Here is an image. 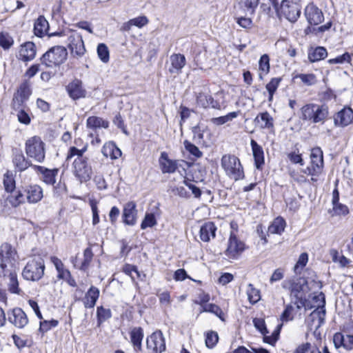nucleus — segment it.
Here are the masks:
<instances>
[{"label":"nucleus","mask_w":353,"mask_h":353,"mask_svg":"<svg viewBox=\"0 0 353 353\" xmlns=\"http://www.w3.org/2000/svg\"><path fill=\"white\" fill-rule=\"evenodd\" d=\"M58 321L52 319L50 321H43L40 322L39 330L42 332H46L52 327L58 325Z\"/></svg>","instance_id":"obj_55"},{"label":"nucleus","mask_w":353,"mask_h":353,"mask_svg":"<svg viewBox=\"0 0 353 353\" xmlns=\"http://www.w3.org/2000/svg\"><path fill=\"white\" fill-rule=\"evenodd\" d=\"M332 203L333 210L336 214L345 215L348 214L349 210L347 207L345 205L339 203L338 196L336 197L334 196V199H332Z\"/></svg>","instance_id":"obj_42"},{"label":"nucleus","mask_w":353,"mask_h":353,"mask_svg":"<svg viewBox=\"0 0 353 353\" xmlns=\"http://www.w3.org/2000/svg\"><path fill=\"white\" fill-rule=\"evenodd\" d=\"M328 115V108L325 105L310 103L301 108V119L312 123L323 124Z\"/></svg>","instance_id":"obj_3"},{"label":"nucleus","mask_w":353,"mask_h":353,"mask_svg":"<svg viewBox=\"0 0 353 353\" xmlns=\"http://www.w3.org/2000/svg\"><path fill=\"white\" fill-rule=\"evenodd\" d=\"M143 337V330L141 327H135L130 332L131 342L137 352L141 350Z\"/></svg>","instance_id":"obj_33"},{"label":"nucleus","mask_w":353,"mask_h":353,"mask_svg":"<svg viewBox=\"0 0 353 353\" xmlns=\"http://www.w3.org/2000/svg\"><path fill=\"white\" fill-rule=\"evenodd\" d=\"M133 26H137L139 28L145 26L148 23V19L145 16L138 17L131 19Z\"/></svg>","instance_id":"obj_63"},{"label":"nucleus","mask_w":353,"mask_h":353,"mask_svg":"<svg viewBox=\"0 0 353 353\" xmlns=\"http://www.w3.org/2000/svg\"><path fill=\"white\" fill-rule=\"evenodd\" d=\"M99 296V290L94 287L91 286L86 292L83 298V304L86 308H92L94 307L97 301Z\"/></svg>","instance_id":"obj_28"},{"label":"nucleus","mask_w":353,"mask_h":353,"mask_svg":"<svg viewBox=\"0 0 353 353\" xmlns=\"http://www.w3.org/2000/svg\"><path fill=\"white\" fill-rule=\"evenodd\" d=\"M254 327L263 334H267L268 331L266 328L265 321L262 319L255 318L253 319Z\"/></svg>","instance_id":"obj_61"},{"label":"nucleus","mask_w":353,"mask_h":353,"mask_svg":"<svg viewBox=\"0 0 353 353\" xmlns=\"http://www.w3.org/2000/svg\"><path fill=\"white\" fill-rule=\"evenodd\" d=\"M336 126L345 127L353 122V110L350 107H344L334 117Z\"/></svg>","instance_id":"obj_18"},{"label":"nucleus","mask_w":353,"mask_h":353,"mask_svg":"<svg viewBox=\"0 0 353 353\" xmlns=\"http://www.w3.org/2000/svg\"><path fill=\"white\" fill-rule=\"evenodd\" d=\"M221 165L230 179L238 181L243 179V168L237 157L229 154H224L221 158Z\"/></svg>","instance_id":"obj_4"},{"label":"nucleus","mask_w":353,"mask_h":353,"mask_svg":"<svg viewBox=\"0 0 353 353\" xmlns=\"http://www.w3.org/2000/svg\"><path fill=\"white\" fill-rule=\"evenodd\" d=\"M44 270L43 260L40 257H36L28 261L23 270L22 276L26 280L37 281L43 276Z\"/></svg>","instance_id":"obj_5"},{"label":"nucleus","mask_w":353,"mask_h":353,"mask_svg":"<svg viewBox=\"0 0 353 353\" xmlns=\"http://www.w3.org/2000/svg\"><path fill=\"white\" fill-rule=\"evenodd\" d=\"M12 162H13L15 168L19 172L24 171L28 167L31 166L33 168V166H34L31 163L30 161H29L28 159H26V157L21 152H17V153L14 154V155L13 157Z\"/></svg>","instance_id":"obj_31"},{"label":"nucleus","mask_w":353,"mask_h":353,"mask_svg":"<svg viewBox=\"0 0 353 353\" xmlns=\"http://www.w3.org/2000/svg\"><path fill=\"white\" fill-rule=\"evenodd\" d=\"M240 3L246 8L250 15H253L259 3V0H241Z\"/></svg>","instance_id":"obj_46"},{"label":"nucleus","mask_w":353,"mask_h":353,"mask_svg":"<svg viewBox=\"0 0 353 353\" xmlns=\"http://www.w3.org/2000/svg\"><path fill=\"white\" fill-rule=\"evenodd\" d=\"M237 117V113L236 112H232L228 114L227 115L212 118V122L215 125H222L230 121H232L233 119Z\"/></svg>","instance_id":"obj_45"},{"label":"nucleus","mask_w":353,"mask_h":353,"mask_svg":"<svg viewBox=\"0 0 353 353\" xmlns=\"http://www.w3.org/2000/svg\"><path fill=\"white\" fill-rule=\"evenodd\" d=\"M86 126L90 129L97 131L100 128H108L109 126V122L101 117L92 116L88 118L86 121Z\"/></svg>","instance_id":"obj_30"},{"label":"nucleus","mask_w":353,"mask_h":353,"mask_svg":"<svg viewBox=\"0 0 353 353\" xmlns=\"http://www.w3.org/2000/svg\"><path fill=\"white\" fill-rule=\"evenodd\" d=\"M350 59H351L350 54L347 52H345L343 54L336 57L335 59H330L329 63H343L344 62L350 63Z\"/></svg>","instance_id":"obj_62"},{"label":"nucleus","mask_w":353,"mask_h":353,"mask_svg":"<svg viewBox=\"0 0 353 353\" xmlns=\"http://www.w3.org/2000/svg\"><path fill=\"white\" fill-rule=\"evenodd\" d=\"M308 261V255L306 252L302 253L294 267V271L296 274L300 273L303 267H305Z\"/></svg>","instance_id":"obj_48"},{"label":"nucleus","mask_w":353,"mask_h":353,"mask_svg":"<svg viewBox=\"0 0 353 353\" xmlns=\"http://www.w3.org/2000/svg\"><path fill=\"white\" fill-rule=\"evenodd\" d=\"M97 54L101 61L108 63L110 59V52L108 46L104 43H99L97 46Z\"/></svg>","instance_id":"obj_39"},{"label":"nucleus","mask_w":353,"mask_h":353,"mask_svg":"<svg viewBox=\"0 0 353 353\" xmlns=\"http://www.w3.org/2000/svg\"><path fill=\"white\" fill-rule=\"evenodd\" d=\"M213 101V99L211 96L204 93H199L196 97V103L198 105L206 108L209 107Z\"/></svg>","instance_id":"obj_41"},{"label":"nucleus","mask_w":353,"mask_h":353,"mask_svg":"<svg viewBox=\"0 0 353 353\" xmlns=\"http://www.w3.org/2000/svg\"><path fill=\"white\" fill-rule=\"evenodd\" d=\"M26 193V199L30 203H36L43 198V190L37 185L28 187Z\"/></svg>","instance_id":"obj_26"},{"label":"nucleus","mask_w":353,"mask_h":353,"mask_svg":"<svg viewBox=\"0 0 353 353\" xmlns=\"http://www.w3.org/2000/svg\"><path fill=\"white\" fill-rule=\"evenodd\" d=\"M270 59L269 57L267 54H263L259 60V70L267 74L270 70Z\"/></svg>","instance_id":"obj_59"},{"label":"nucleus","mask_w":353,"mask_h":353,"mask_svg":"<svg viewBox=\"0 0 353 353\" xmlns=\"http://www.w3.org/2000/svg\"><path fill=\"white\" fill-rule=\"evenodd\" d=\"M201 312H207L214 314L222 319L223 312L221 309L216 305L212 303H208L202 305Z\"/></svg>","instance_id":"obj_43"},{"label":"nucleus","mask_w":353,"mask_h":353,"mask_svg":"<svg viewBox=\"0 0 353 353\" xmlns=\"http://www.w3.org/2000/svg\"><path fill=\"white\" fill-rule=\"evenodd\" d=\"M88 147V143L84 144L80 149L72 146L69 148L66 157V159L69 161L77 157L73 162L74 173L81 182L89 181L92 174V167L88 163V158L83 156Z\"/></svg>","instance_id":"obj_2"},{"label":"nucleus","mask_w":353,"mask_h":353,"mask_svg":"<svg viewBox=\"0 0 353 353\" xmlns=\"http://www.w3.org/2000/svg\"><path fill=\"white\" fill-rule=\"evenodd\" d=\"M305 15L310 25H318L324 19L323 14L321 9L313 3L309 4L305 9Z\"/></svg>","instance_id":"obj_16"},{"label":"nucleus","mask_w":353,"mask_h":353,"mask_svg":"<svg viewBox=\"0 0 353 353\" xmlns=\"http://www.w3.org/2000/svg\"><path fill=\"white\" fill-rule=\"evenodd\" d=\"M236 23L245 29L250 28L252 25V21L250 18L243 17L236 18Z\"/></svg>","instance_id":"obj_64"},{"label":"nucleus","mask_w":353,"mask_h":353,"mask_svg":"<svg viewBox=\"0 0 353 353\" xmlns=\"http://www.w3.org/2000/svg\"><path fill=\"white\" fill-rule=\"evenodd\" d=\"M159 165L163 173H174L178 168L177 161L169 159L168 154L163 152L159 158Z\"/></svg>","instance_id":"obj_23"},{"label":"nucleus","mask_w":353,"mask_h":353,"mask_svg":"<svg viewBox=\"0 0 353 353\" xmlns=\"http://www.w3.org/2000/svg\"><path fill=\"white\" fill-rule=\"evenodd\" d=\"M26 153L37 163H42L45 160V143L38 136L28 139L26 142Z\"/></svg>","instance_id":"obj_6"},{"label":"nucleus","mask_w":353,"mask_h":353,"mask_svg":"<svg viewBox=\"0 0 353 353\" xmlns=\"http://www.w3.org/2000/svg\"><path fill=\"white\" fill-rule=\"evenodd\" d=\"M250 145L252 150L256 168L260 170L261 169V166L264 164V154L263 148L253 139L251 140Z\"/></svg>","instance_id":"obj_27"},{"label":"nucleus","mask_w":353,"mask_h":353,"mask_svg":"<svg viewBox=\"0 0 353 353\" xmlns=\"http://www.w3.org/2000/svg\"><path fill=\"white\" fill-rule=\"evenodd\" d=\"M37 53L36 46L33 42L27 41L20 46L18 59L24 61H30L34 59Z\"/></svg>","instance_id":"obj_20"},{"label":"nucleus","mask_w":353,"mask_h":353,"mask_svg":"<svg viewBox=\"0 0 353 353\" xmlns=\"http://www.w3.org/2000/svg\"><path fill=\"white\" fill-rule=\"evenodd\" d=\"M8 321L17 328H23L28 323V318L20 307H14L7 311Z\"/></svg>","instance_id":"obj_12"},{"label":"nucleus","mask_w":353,"mask_h":353,"mask_svg":"<svg viewBox=\"0 0 353 353\" xmlns=\"http://www.w3.org/2000/svg\"><path fill=\"white\" fill-rule=\"evenodd\" d=\"M218 334L215 332H210L207 334L205 344L208 347H213L218 342Z\"/></svg>","instance_id":"obj_60"},{"label":"nucleus","mask_w":353,"mask_h":353,"mask_svg":"<svg viewBox=\"0 0 353 353\" xmlns=\"http://www.w3.org/2000/svg\"><path fill=\"white\" fill-rule=\"evenodd\" d=\"M216 227L212 222L205 223L200 228V238L204 242H209L216 236Z\"/></svg>","instance_id":"obj_25"},{"label":"nucleus","mask_w":353,"mask_h":353,"mask_svg":"<svg viewBox=\"0 0 353 353\" xmlns=\"http://www.w3.org/2000/svg\"><path fill=\"white\" fill-rule=\"evenodd\" d=\"M311 164L313 170L319 175L321 174L323 168V152L320 148H314L310 154Z\"/></svg>","instance_id":"obj_21"},{"label":"nucleus","mask_w":353,"mask_h":353,"mask_svg":"<svg viewBox=\"0 0 353 353\" xmlns=\"http://www.w3.org/2000/svg\"><path fill=\"white\" fill-rule=\"evenodd\" d=\"M327 55V50L323 47H316L308 54V59L311 62H316L325 59Z\"/></svg>","instance_id":"obj_35"},{"label":"nucleus","mask_w":353,"mask_h":353,"mask_svg":"<svg viewBox=\"0 0 353 353\" xmlns=\"http://www.w3.org/2000/svg\"><path fill=\"white\" fill-rule=\"evenodd\" d=\"M295 77L300 79L303 84L308 86L312 85L316 82V76L313 74H299Z\"/></svg>","instance_id":"obj_49"},{"label":"nucleus","mask_w":353,"mask_h":353,"mask_svg":"<svg viewBox=\"0 0 353 353\" xmlns=\"http://www.w3.org/2000/svg\"><path fill=\"white\" fill-rule=\"evenodd\" d=\"M67 46L71 56L76 59L82 57L86 52L82 35L75 30L68 32Z\"/></svg>","instance_id":"obj_9"},{"label":"nucleus","mask_w":353,"mask_h":353,"mask_svg":"<svg viewBox=\"0 0 353 353\" xmlns=\"http://www.w3.org/2000/svg\"><path fill=\"white\" fill-rule=\"evenodd\" d=\"M3 183L6 191L8 192H11L14 190L15 181L12 173L8 171L4 174Z\"/></svg>","instance_id":"obj_38"},{"label":"nucleus","mask_w":353,"mask_h":353,"mask_svg":"<svg viewBox=\"0 0 353 353\" xmlns=\"http://www.w3.org/2000/svg\"><path fill=\"white\" fill-rule=\"evenodd\" d=\"M16 254L15 249L8 243L0 246V276L8 278V290L11 293L19 294L21 290L17 274L13 270Z\"/></svg>","instance_id":"obj_1"},{"label":"nucleus","mask_w":353,"mask_h":353,"mask_svg":"<svg viewBox=\"0 0 353 353\" xmlns=\"http://www.w3.org/2000/svg\"><path fill=\"white\" fill-rule=\"evenodd\" d=\"M285 220L279 216L274 219L271 225L268 227V233L270 234H281L285 229Z\"/></svg>","instance_id":"obj_34"},{"label":"nucleus","mask_w":353,"mask_h":353,"mask_svg":"<svg viewBox=\"0 0 353 353\" xmlns=\"http://www.w3.org/2000/svg\"><path fill=\"white\" fill-rule=\"evenodd\" d=\"M170 61L171 67L169 68V72L171 74L181 73L182 68L186 63L185 56L180 53L172 54L170 57Z\"/></svg>","instance_id":"obj_24"},{"label":"nucleus","mask_w":353,"mask_h":353,"mask_svg":"<svg viewBox=\"0 0 353 353\" xmlns=\"http://www.w3.org/2000/svg\"><path fill=\"white\" fill-rule=\"evenodd\" d=\"M184 147L187 151H188L192 155L196 158H199L202 156V152L199 150V148L185 140L183 142Z\"/></svg>","instance_id":"obj_51"},{"label":"nucleus","mask_w":353,"mask_h":353,"mask_svg":"<svg viewBox=\"0 0 353 353\" xmlns=\"http://www.w3.org/2000/svg\"><path fill=\"white\" fill-rule=\"evenodd\" d=\"M93 253L90 248H87L83 252V261L81 263L80 269L81 270H86L92 259Z\"/></svg>","instance_id":"obj_47"},{"label":"nucleus","mask_w":353,"mask_h":353,"mask_svg":"<svg viewBox=\"0 0 353 353\" xmlns=\"http://www.w3.org/2000/svg\"><path fill=\"white\" fill-rule=\"evenodd\" d=\"M137 210L136 204L133 201L128 202L125 204L123 210L122 219L123 222L128 225L133 226L137 223Z\"/></svg>","instance_id":"obj_17"},{"label":"nucleus","mask_w":353,"mask_h":353,"mask_svg":"<svg viewBox=\"0 0 353 353\" xmlns=\"http://www.w3.org/2000/svg\"><path fill=\"white\" fill-rule=\"evenodd\" d=\"M69 96L74 100L85 97L86 91L82 86V82L79 79H74L67 86Z\"/></svg>","instance_id":"obj_22"},{"label":"nucleus","mask_w":353,"mask_h":353,"mask_svg":"<svg viewBox=\"0 0 353 353\" xmlns=\"http://www.w3.org/2000/svg\"><path fill=\"white\" fill-rule=\"evenodd\" d=\"M49 28V23L43 16H39L35 21L34 24V33L37 37H42L48 34L50 37L54 36H63L65 35L63 32H55L52 33H48Z\"/></svg>","instance_id":"obj_14"},{"label":"nucleus","mask_w":353,"mask_h":353,"mask_svg":"<svg viewBox=\"0 0 353 353\" xmlns=\"http://www.w3.org/2000/svg\"><path fill=\"white\" fill-rule=\"evenodd\" d=\"M282 325H279L277 329L275 330L270 336L263 335V341L266 343L274 345L279 339V332Z\"/></svg>","instance_id":"obj_52"},{"label":"nucleus","mask_w":353,"mask_h":353,"mask_svg":"<svg viewBox=\"0 0 353 353\" xmlns=\"http://www.w3.org/2000/svg\"><path fill=\"white\" fill-rule=\"evenodd\" d=\"M314 299L321 300V303L317 305V309L314 310L310 314V317L312 318V321H316V328L317 329L324 323L325 316V310L324 308L325 301L323 293L314 296Z\"/></svg>","instance_id":"obj_15"},{"label":"nucleus","mask_w":353,"mask_h":353,"mask_svg":"<svg viewBox=\"0 0 353 353\" xmlns=\"http://www.w3.org/2000/svg\"><path fill=\"white\" fill-rule=\"evenodd\" d=\"M50 261L54 264L57 271L58 272V278L60 279H68L70 277V272L64 268V265L61 260L57 256H51Z\"/></svg>","instance_id":"obj_32"},{"label":"nucleus","mask_w":353,"mask_h":353,"mask_svg":"<svg viewBox=\"0 0 353 353\" xmlns=\"http://www.w3.org/2000/svg\"><path fill=\"white\" fill-rule=\"evenodd\" d=\"M33 169L41 174V179L47 185H54L56 183V177L58 175L59 169H48L43 166L34 165Z\"/></svg>","instance_id":"obj_19"},{"label":"nucleus","mask_w":353,"mask_h":353,"mask_svg":"<svg viewBox=\"0 0 353 353\" xmlns=\"http://www.w3.org/2000/svg\"><path fill=\"white\" fill-rule=\"evenodd\" d=\"M245 249V244L240 241L235 232H231L228 239V248L225 251V256L229 259H236Z\"/></svg>","instance_id":"obj_11"},{"label":"nucleus","mask_w":353,"mask_h":353,"mask_svg":"<svg viewBox=\"0 0 353 353\" xmlns=\"http://www.w3.org/2000/svg\"><path fill=\"white\" fill-rule=\"evenodd\" d=\"M17 94L23 98L25 100H27L30 95V88L28 83L24 82L19 86L17 90Z\"/></svg>","instance_id":"obj_56"},{"label":"nucleus","mask_w":353,"mask_h":353,"mask_svg":"<svg viewBox=\"0 0 353 353\" xmlns=\"http://www.w3.org/2000/svg\"><path fill=\"white\" fill-rule=\"evenodd\" d=\"M146 344L153 353H161L165 350V339L161 331L154 332L148 337Z\"/></svg>","instance_id":"obj_13"},{"label":"nucleus","mask_w":353,"mask_h":353,"mask_svg":"<svg viewBox=\"0 0 353 353\" xmlns=\"http://www.w3.org/2000/svg\"><path fill=\"white\" fill-rule=\"evenodd\" d=\"M294 307L292 305L286 306L285 310L282 313L281 319L283 321H292L294 319Z\"/></svg>","instance_id":"obj_57"},{"label":"nucleus","mask_w":353,"mask_h":353,"mask_svg":"<svg viewBox=\"0 0 353 353\" xmlns=\"http://www.w3.org/2000/svg\"><path fill=\"white\" fill-rule=\"evenodd\" d=\"M277 17L285 18L292 23L296 22L301 15V6L292 0H283L276 10Z\"/></svg>","instance_id":"obj_8"},{"label":"nucleus","mask_w":353,"mask_h":353,"mask_svg":"<svg viewBox=\"0 0 353 353\" xmlns=\"http://www.w3.org/2000/svg\"><path fill=\"white\" fill-rule=\"evenodd\" d=\"M193 134V140L197 143H201L203 139L204 129L202 128L199 125L194 126L192 128Z\"/></svg>","instance_id":"obj_54"},{"label":"nucleus","mask_w":353,"mask_h":353,"mask_svg":"<svg viewBox=\"0 0 353 353\" xmlns=\"http://www.w3.org/2000/svg\"><path fill=\"white\" fill-rule=\"evenodd\" d=\"M255 121L260 125L262 128H270L273 125L272 123V118L270 115V114L267 112L261 113L259 114L256 119Z\"/></svg>","instance_id":"obj_36"},{"label":"nucleus","mask_w":353,"mask_h":353,"mask_svg":"<svg viewBox=\"0 0 353 353\" xmlns=\"http://www.w3.org/2000/svg\"><path fill=\"white\" fill-rule=\"evenodd\" d=\"M68 52L63 46H54L47 51L41 57L42 63L52 68L62 64L67 59Z\"/></svg>","instance_id":"obj_7"},{"label":"nucleus","mask_w":353,"mask_h":353,"mask_svg":"<svg viewBox=\"0 0 353 353\" xmlns=\"http://www.w3.org/2000/svg\"><path fill=\"white\" fill-rule=\"evenodd\" d=\"M8 201L14 207L18 206L20 203L24 202V196L21 192H17L14 195H10L8 198Z\"/></svg>","instance_id":"obj_58"},{"label":"nucleus","mask_w":353,"mask_h":353,"mask_svg":"<svg viewBox=\"0 0 353 353\" xmlns=\"http://www.w3.org/2000/svg\"><path fill=\"white\" fill-rule=\"evenodd\" d=\"M13 43L14 40L8 32H1L0 33V46L4 50H8Z\"/></svg>","instance_id":"obj_40"},{"label":"nucleus","mask_w":353,"mask_h":353,"mask_svg":"<svg viewBox=\"0 0 353 353\" xmlns=\"http://www.w3.org/2000/svg\"><path fill=\"white\" fill-rule=\"evenodd\" d=\"M281 79L279 78H273L266 85V89L269 92V101H271L273 98L274 93L276 90Z\"/></svg>","instance_id":"obj_50"},{"label":"nucleus","mask_w":353,"mask_h":353,"mask_svg":"<svg viewBox=\"0 0 353 353\" xmlns=\"http://www.w3.org/2000/svg\"><path fill=\"white\" fill-rule=\"evenodd\" d=\"M103 154L112 159H117L121 156V150L113 142H108L104 144L101 150Z\"/></svg>","instance_id":"obj_29"},{"label":"nucleus","mask_w":353,"mask_h":353,"mask_svg":"<svg viewBox=\"0 0 353 353\" xmlns=\"http://www.w3.org/2000/svg\"><path fill=\"white\" fill-rule=\"evenodd\" d=\"M291 292L296 297V301L294 304L296 305L297 310H300L305 306V294L310 290L308 283L303 277L297 279L291 286Z\"/></svg>","instance_id":"obj_10"},{"label":"nucleus","mask_w":353,"mask_h":353,"mask_svg":"<svg viewBox=\"0 0 353 353\" xmlns=\"http://www.w3.org/2000/svg\"><path fill=\"white\" fill-rule=\"evenodd\" d=\"M157 224L155 216L152 213H146L142 223L141 228L145 230L147 228H152Z\"/></svg>","instance_id":"obj_44"},{"label":"nucleus","mask_w":353,"mask_h":353,"mask_svg":"<svg viewBox=\"0 0 353 353\" xmlns=\"http://www.w3.org/2000/svg\"><path fill=\"white\" fill-rule=\"evenodd\" d=\"M97 315L99 323L111 317V311L110 309H105L102 306L99 307L97 310Z\"/></svg>","instance_id":"obj_53"},{"label":"nucleus","mask_w":353,"mask_h":353,"mask_svg":"<svg viewBox=\"0 0 353 353\" xmlns=\"http://www.w3.org/2000/svg\"><path fill=\"white\" fill-rule=\"evenodd\" d=\"M248 299L250 303H256L261 299L260 291L254 288L253 285L250 283L247 289Z\"/></svg>","instance_id":"obj_37"}]
</instances>
